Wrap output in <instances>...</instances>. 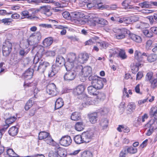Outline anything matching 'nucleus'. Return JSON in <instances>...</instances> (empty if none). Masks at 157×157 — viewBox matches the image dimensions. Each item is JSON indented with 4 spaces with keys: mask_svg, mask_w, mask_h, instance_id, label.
Here are the masks:
<instances>
[{
    "mask_svg": "<svg viewBox=\"0 0 157 157\" xmlns=\"http://www.w3.org/2000/svg\"><path fill=\"white\" fill-rule=\"evenodd\" d=\"M119 56L122 59H126L127 57L125 52L123 50H121L119 52Z\"/></svg>",
    "mask_w": 157,
    "mask_h": 157,
    "instance_id": "nucleus-62",
    "label": "nucleus"
},
{
    "mask_svg": "<svg viewBox=\"0 0 157 157\" xmlns=\"http://www.w3.org/2000/svg\"><path fill=\"white\" fill-rule=\"evenodd\" d=\"M97 90L93 85L89 86L87 88L88 93L90 95H97L98 91Z\"/></svg>",
    "mask_w": 157,
    "mask_h": 157,
    "instance_id": "nucleus-29",
    "label": "nucleus"
},
{
    "mask_svg": "<svg viewBox=\"0 0 157 157\" xmlns=\"http://www.w3.org/2000/svg\"><path fill=\"white\" fill-rule=\"evenodd\" d=\"M53 42V38L51 37L45 38L43 41V44L45 47L50 46Z\"/></svg>",
    "mask_w": 157,
    "mask_h": 157,
    "instance_id": "nucleus-25",
    "label": "nucleus"
},
{
    "mask_svg": "<svg viewBox=\"0 0 157 157\" xmlns=\"http://www.w3.org/2000/svg\"><path fill=\"white\" fill-rule=\"evenodd\" d=\"M12 47H9L8 48L2 47V51L3 55L6 57L8 56L12 51Z\"/></svg>",
    "mask_w": 157,
    "mask_h": 157,
    "instance_id": "nucleus-36",
    "label": "nucleus"
},
{
    "mask_svg": "<svg viewBox=\"0 0 157 157\" xmlns=\"http://www.w3.org/2000/svg\"><path fill=\"white\" fill-rule=\"evenodd\" d=\"M33 105V101L32 100L29 99L26 103L25 106V109L26 110H28Z\"/></svg>",
    "mask_w": 157,
    "mask_h": 157,
    "instance_id": "nucleus-55",
    "label": "nucleus"
},
{
    "mask_svg": "<svg viewBox=\"0 0 157 157\" xmlns=\"http://www.w3.org/2000/svg\"><path fill=\"white\" fill-rule=\"evenodd\" d=\"M119 51L118 49L115 48L110 49L109 52L110 53L109 57H111L113 56H114L115 55L118 54Z\"/></svg>",
    "mask_w": 157,
    "mask_h": 157,
    "instance_id": "nucleus-47",
    "label": "nucleus"
},
{
    "mask_svg": "<svg viewBox=\"0 0 157 157\" xmlns=\"http://www.w3.org/2000/svg\"><path fill=\"white\" fill-rule=\"evenodd\" d=\"M84 133L90 140L94 137V132L93 130L87 131Z\"/></svg>",
    "mask_w": 157,
    "mask_h": 157,
    "instance_id": "nucleus-54",
    "label": "nucleus"
},
{
    "mask_svg": "<svg viewBox=\"0 0 157 157\" xmlns=\"http://www.w3.org/2000/svg\"><path fill=\"white\" fill-rule=\"evenodd\" d=\"M60 67L59 65L55 64L52 65V69L56 74L59 70Z\"/></svg>",
    "mask_w": 157,
    "mask_h": 157,
    "instance_id": "nucleus-57",
    "label": "nucleus"
},
{
    "mask_svg": "<svg viewBox=\"0 0 157 157\" xmlns=\"http://www.w3.org/2000/svg\"><path fill=\"white\" fill-rule=\"evenodd\" d=\"M79 99H82L83 102L82 105L83 107H86L90 105L94 104V102L93 100V98L88 97L86 94H83L82 95V97L79 98Z\"/></svg>",
    "mask_w": 157,
    "mask_h": 157,
    "instance_id": "nucleus-12",
    "label": "nucleus"
},
{
    "mask_svg": "<svg viewBox=\"0 0 157 157\" xmlns=\"http://www.w3.org/2000/svg\"><path fill=\"white\" fill-rule=\"evenodd\" d=\"M109 121L106 118L101 119L100 122V124L103 129L107 128L108 125Z\"/></svg>",
    "mask_w": 157,
    "mask_h": 157,
    "instance_id": "nucleus-35",
    "label": "nucleus"
},
{
    "mask_svg": "<svg viewBox=\"0 0 157 157\" xmlns=\"http://www.w3.org/2000/svg\"><path fill=\"white\" fill-rule=\"evenodd\" d=\"M152 41L151 40H149L147 41L146 43L145 48L146 50L150 49L151 48Z\"/></svg>",
    "mask_w": 157,
    "mask_h": 157,
    "instance_id": "nucleus-58",
    "label": "nucleus"
},
{
    "mask_svg": "<svg viewBox=\"0 0 157 157\" xmlns=\"http://www.w3.org/2000/svg\"><path fill=\"white\" fill-rule=\"evenodd\" d=\"M89 119L90 122L92 124L95 123L98 120V113H94L90 114L89 116Z\"/></svg>",
    "mask_w": 157,
    "mask_h": 157,
    "instance_id": "nucleus-21",
    "label": "nucleus"
},
{
    "mask_svg": "<svg viewBox=\"0 0 157 157\" xmlns=\"http://www.w3.org/2000/svg\"><path fill=\"white\" fill-rule=\"evenodd\" d=\"M151 84V88H155L157 87V79H154L152 81H150Z\"/></svg>",
    "mask_w": 157,
    "mask_h": 157,
    "instance_id": "nucleus-61",
    "label": "nucleus"
},
{
    "mask_svg": "<svg viewBox=\"0 0 157 157\" xmlns=\"http://www.w3.org/2000/svg\"><path fill=\"white\" fill-rule=\"evenodd\" d=\"M120 23H124L126 24H129L131 22V20L130 17H125L120 18Z\"/></svg>",
    "mask_w": 157,
    "mask_h": 157,
    "instance_id": "nucleus-40",
    "label": "nucleus"
},
{
    "mask_svg": "<svg viewBox=\"0 0 157 157\" xmlns=\"http://www.w3.org/2000/svg\"><path fill=\"white\" fill-rule=\"evenodd\" d=\"M57 152L58 156H59L61 157H65L67 154V152L65 149L61 147L58 148Z\"/></svg>",
    "mask_w": 157,
    "mask_h": 157,
    "instance_id": "nucleus-31",
    "label": "nucleus"
},
{
    "mask_svg": "<svg viewBox=\"0 0 157 157\" xmlns=\"http://www.w3.org/2000/svg\"><path fill=\"white\" fill-rule=\"evenodd\" d=\"M31 10H29L28 11L25 10L22 11L21 13V19L25 18H27L30 19H34L35 17L32 16V13H31Z\"/></svg>",
    "mask_w": 157,
    "mask_h": 157,
    "instance_id": "nucleus-15",
    "label": "nucleus"
},
{
    "mask_svg": "<svg viewBox=\"0 0 157 157\" xmlns=\"http://www.w3.org/2000/svg\"><path fill=\"white\" fill-rule=\"evenodd\" d=\"M81 70L82 75L85 77H88L92 73V68L90 66H86L84 67H82L81 69L78 70V71Z\"/></svg>",
    "mask_w": 157,
    "mask_h": 157,
    "instance_id": "nucleus-17",
    "label": "nucleus"
},
{
    "mask_svg": "<svg viewBox=\"0 0 157 157\" xmlns=\"http://www.w3.org/2000/svg\"><path fill=\"white\" fill-rule=\"evenodd\" d=\"M84 125L82 122H77L75 124V129L78 131H82L84 128Z\"/></svg>",
    "mask_w": 157,
    "mask_h": 157,
    "instance_id": "nucleus-34",
    "label": "nucleus"
},
{
    "mask_svg": "<svg viewBox=\"0 0 157 157\" xmlns=\"http://www.w3.org/2000/svg\"><path fill=\"white\" fill-rule=\"evenodd\" d=\"M135 104L133 102H131L128 104L127 106L128 110L129 112H133L135 109Z\"/></svg>",
    "mask_w": 157,
    "mask_h": 157,
    "instance_id": "nucleus-44",
    "label": "nucleus"
},
{
    "mask_svg": "<svg viewBox=\"0 0 157 157\" xmlns=\"http://www.w3.org/2000/svg\"><path fill=\"white\" fill-rule=\"evenodd\" d=\"M150 115L152 117H154L155 120L152 119L145 126V128L147 130L146 135L150 136L153 132L154 130L157 128V107H153L150 109L149 112Z\"/></svg>",
    "mask_w": 157,
    "mask_h": 157,
    "instance_id": "nucleus-1",
    "label": "nucleus"
},
{
    "mask_svg": "<svg viewBox=\"0 0 157 157\" xmlns=\"http://www.w3.org/2000/svg\"><path fill=\"white\" fill-rule=\"evenodd\" d=\"M76 59V54L73 53H70L68 54L67 56V61L75 63H77V61L75 60Z\"/></svg>",
    "mask_w": 157,
    "mask_h": 157,
    "instance_id": "nucleus-24",
    "label": "nucleus"
},
{
    "mask_svg": "<svg viewBox=\"0 0 157 157\" xmlns=\"http://www.w3.org/2000/svg\"><path fill=\"white\" fill-rule=\"evenodd\" d=\"M84 13L81 11H76L71 13V16L74 18H78L75 20V22L77 24H82L84 23L83 20L81 18L84 17Z\"/></svg>",
    "mask_w": 157,
    "mask_h": 157,
    "instance_id": "nucleus-9",
    "label": "nucleus"
},
{
    "mask_svg": "<svg viewBox=\"0 0 157 157\" xmlns=\"http://www.w3.org/2000/svg\"><path fill=\"white\" fill-rule=\"evenodd\" d=\"M98 8L100 9L103 8L108 9L109 8L112 10H114L117 8L118 6L117 4H114L110 5L109 6L106 5H102L101 3H98L97 4Z\"/></svg>",
    "mask_w": 157,
    "mask_h": 157,
    "instance_id": "nucleus-20",
    "label": "nucleus"
},
{
    "mask_svg": "<svg viewBox=\"0 0 157 157\" xmlns=\"http://www.w3.org/2000/svg\"><path fill=\"white\" fill-rule=\"evenodd\" d=\"M141 64L140 63L132 64L131 68L132 72L133 73H136L138 70L139 67H141Z\"/></svg>",
    "mask_w": 157,
    "mask_h": 157,
    "instance_id": "nucleus-32",
    "label": "nucleus"
},
{
    "mask_svg": "<svg viewBox=\"0 0 157 157\" xmlns=\"http://www.w3.org/2000/svg\"><path fill=\"white\" fill-rule=\"evenodd\" d=\"M41 38V34L40 32L38 31L31 34L28 39V42L29 45H34L39 42Z\"/></svg>",
    "mask_w": 157,
    "mask_h": 157,
    "instance_id": "nucleus-3",
    "label": "nucleus"
},
{
    "mask_svg": "<svg viewBox=\"0 0 157 157\" xmlns=\"http://www.w3.org/2000/svg\"><path fill=\"white\" fill-rule=\"evenodd\" d=\"M65 59L64 57L60 55H58L56 58V64L58 65H63L65 63Z\"/></svg>",
    "mask_w": 157,
    "mask_h": 157,
    "instance_id": "nucleus-33",
    "label": "nucleus"
},
{
    "mask_svg": "<svg viewBox=\"0 0 157 157\" xmlns=\"http://www.w3.org/2000/svg\"><path fill=\"white\" fill-rule=\"evenodd\" d=\"M124 148L125 150L127 153L133 154L136 153L137 151V148L132 146H127Z\"/></svg>",
    "mask_w": 157,
    "mask_h": 157,
    "instance_id": "nucleus-22",
    "label": "nucleus"
},
{
    "mask_svg": "<svg viewBox=\"0 0 157 157\" xmlns=\"http://www.w3.org/2000/svg\"><path fill=\"white\" fill-rule=\"evenodd\" d=\"M46 91L51 96H56L58 93L56 85L53 83L49 84L46 86Z\"/></svg>",
    "mask_w": 157,
    "mask_h": 157,
    "instance_id": "nucleus-8",
    "label": "nucleus"
},
{
    "mask_svg": "<svg viewBox=\"0 0 157 157\" xmlns=\"http://www.w3.org/2000/svg\"><path fill=\"white\" fill-rule=\"evenodd\" d=\"M18 132V128L16 126L12 127L9 129L8 131V133L9 135L13 136L17 135Z\"/></svg>",
    "mask_w": 157,
    "mask_h": 157,
    "instance_id": "nucleus-26",
    "label": "nucleus"
},
{
    "mask_svg": "<svg viewBox=\"0 0 157 157\" xmlns=\"http://www.w3.org/2000/svg\"><path fill=\"white\" fill-rule=\"evenodd\" d=\"M139 5L142 8H148L149 7L148 2L147 1L140 3Z\"/></svg>",
    "mask_w": 157,
    "mask_h": 157,
    "instance_id": "nucleus-63",
    "label": "nucleus"
},
{
    "mask_svg": "<svg viewBox=\"0 0 157 157\" xmlns=\"http://www.w3.org/2000/svg\"><path fill=\"white\" fill-rule=\"evenodd\" d=\"M113 31L115 33L114 35V37L118 40L124 39L128 33V32H129L127 29L124 28L115 29Z\"/></svg>",
    "mask_w": 157,
    "mask_h": 157,
    "instance_id": "nucleus-4",
    "label": "nucleus"
},
{
    "mask_svg": "<svg viewBox=\"0 0 157 157\" xmlns=\"http://www.w3.org/2000/svg\"><path fill=\"white\" fill-rule=\"evenodd\" d=\"M64 76V79L67 81L73 80L75 78L77 70L72 69L71 70L68 71Z\"/></svg>",
    "mask_w": 157,
    "mask_h": 157,
    "instance_id": "nucleus-11",
    "label": "nucleus"
},
{
    "mask_svg": "<svg viewBox=\"0 0 157 157\" xmlns=\"http://www.w3.org/2000/svg\"><path fill=\"white\" fill-rule=\"evenodd\" d=\"M50 9L48 8V6H41L37 11H40L42 13H46L48 12L49 11Z\"/></svg>",
    "mask_w": 157,
    "mask_h": 157,
    "instance_id": "nucleus-45",
    "label": "nucleus"
},
{
    "mask_svg": "<svg viewBox=\"0 0 157 157\" xmlns=\"http://www.w3.org/2000/svg\"><path fill=\"white\" fill-rule=\"evenodd\" d=\"M1 21L5 25H9L12 22L13 20L10 18H6L2 19Z\"/></svg>",
    "mask_w": 157,
    "mask_h": 157,
    "instance_id": "nucleus-53",
    "label": "nucleus"
},
{
    "mask_svg": "<svg viewBox=\"0 0 157 157\" xmlns=\"http://www.w3.org/2000/svg\"><path fill=\"white\" fill-rule=\"evenodd\" d=\"M64 66L67 71L71 70L72 69L75 70H77V72L78 70H80L82 67V66L76 62L73 63L67 61L64 64Z\"/></svg>",
    "mask_w": 157,
    "mask_h": 157,
    "instance_id": "nucleus-7",
    "label": "nucleus"
},
{
    "mask_svg": "<svg viewBox=\"0 0 157 157\" xmlns=\"http://www.w3.org/2000/svg\"><path fill=\"white\" fill-rule=\"evenodd\" d=\"M96 95H97V99L100 101H103L105 98V94L102 92H99L98 91Z\"/></svg>",
    "mask_w": 157,
    "mask_h": 157,
    "instance_id": "nucleus-46",
    "label": "nucleus"
},
{
    "mask_svg": "<svg viewBox=\"0 0 157 157\" xmlns=\"http://www.w3.org/2000/svg\"><path fill=\"white\" fill-rule=\"evenodd\" d=\"M82 135L83 143H88L90 141V140L89 139V138H88V137H87L84 132L83 133Z\"/></svg>",
    "mask_w": 157,
    "mask_h": 157,
    "instance_id": "nucleus-59",
    "label": "nucleus"
},
{
    "mask_svg": "<svg viewBox=\"0 0 157 157\" xmlns=\"http://www.w3.org/2000/svg\"><path fill=\"white\" fill-rule=\"evenodd\" d=\"M153 73L152 72H149L147 74L146 76V81H152L151 80L153 77Z\"/></svg>",
    "mask_w": 157,
    "mask_h": 157,
    "instance_id": "nucleus-52",
    "label": "nucleus"
},
{
    "mask_svg": "<svg viewBox=\"0 0 157 157\" xmlns=\"http://www.w3.org/2000/svg\"><path fill=\"white\" fill-rule=\"evenodd\" d=\"M31 2L37 4L40 3H53V1L52 0H32Z\"/></svg>",
    "mask_w": 157,
    "mask_h": 157,
    "instance_id": "nucleus-39",
    "label": "nucleus"
},
{
    "mask_svg": "<svg viewBox=\"0 0 157 157\" xmlns=\"http://www.w3.org/2000/svg\"><path fill=\"white\" fill-rule=\"evenodd\" d=\"M129 37L133 41L137 43H141L142 41V39L140 36L133 33H130Z\"/></svg>",
    "mask_w": 157,
    "mask_h": 157,
    "instance_id": "nucleus-18",
    "label": "nucleus"
},
{
    "mask_svg": "<svg viewBox=\"0 0 157 157\" xmlns=\"http://www.w3.org/2000/svg\"><path fill=\"white\" fill-rule=\"evenodd\" d=\"M44 47L41 45H38L33 48L32 51H36L37 52L34 59V63L36 64L40 61V58L44 54Z\"/></svg>",
    "mask_w": 157,
    "mask_h": 157,
    "instance_id": "nucleus-5",
    "label": "nucleus"
},
{
    "mask_svg": "<svg viewBox=\"0 0 157 157\" xmlns=\"http://www.w3.org/2000/svg\"><path fill=\"white\" fill-rule=\"evenodd\" d=\"M64 105V102L61 98H58L55 102V109H58L62 107Z\"/></svg>",
    "mask_w": 157,
    "mask_h": 157,
    "instance_id": "nucleus-27",
    "label": "nucleus"
},
{
    "mask_svg": "<svg viewBox=\"0 0 157 157\" xmlns=\"http://www.w3.org/2000/svg\"><path fill=\"white\" fill-rule=\"evenodd\" d=\"M143 33L147 37H151L153 36V33L151 32H149L147 29L143 30Z\"/></svg>",
    "mask_w": 157,
    "mask_h": 157,
    "instance_id": "nucleus-56",
    "label": "nucleus"
},
{
    "mask_svg": "<svg viewBox=\"0 0 157 157\" xmlns=\"http://www.w3.org/2000/svg\"><path fill=\"white\" fill-rule=\"evenodd\" d=\"M37 84V82L36 80H34L32 82H27L25 81L24 84V86L25 88L27 87H33V89L35 88Z\"/></svg>",
    "mask_w": 157,
    "mask_h": 157,
    "instance_id": "nucleus-28",
    "label": "nucleus"
},
{
    "mask_svg": "<svg viewBox=\"0 0 157 157\" xmlns=\"http://www.w3.org/2000/svg\"><path fill=\"white\" fill-rule=\"evenodd\" d=\"M85 89V87L83 85H79L74 90V94L75 95H81V97H82V95L84 94L83 93Z\"/></svg>",
    "mask_w": 157,
    "mask_h": 157,
    "instance_id": "nucleus-16",
    "label": "nucleus"
},
{
    "mask_svg": "<svg viewBox=\"0 0 157 157\" xmlns=\"http://www.w3.org/2000/svg\"><path fill=\"white\" fill-rule=\"evenodd\" d=\"M72 140L70 136H63L59 140V143L62 146L67 147L70 145Z\"/></svg>",
    "mask_w": 157,
    "mask_h": 157,
    "instance_id": "nucleus-13",
    "label": "nucleus"
},
{
    "mask_svg": "<svg viewBox=\"0 0 157 157\" xmlns=\"http://www.w3.org/2000/svg\"><path fill=\"white\" fill-rule=\"evenodd\" d=\"M82 157H93L92 153L89 151H84L81 155Z\"/></svg>",
    "mask_w": 157,
    "mask_h": 157,
    "instance_id": "nucleus-49",
    "label": "nucleus"
},
{
    "mask_svg": "<svg viewBox=\"0 0 157 157\" xmlns=\"http://www.w3.org/2000/svg\"><path fill=\"white\" fill-rule=\"evenodd\" d=\"M94 20L98 24L103 25H107L108 24V21L102 18H97L96 20Z\"/></svg>",
    "mask_w": 157,
    "mask_h": 157,
    "instance_id": "nucleus-43",
    "label": "nucleus"
},
{
    "mask_svg": "<svg viewBox=\"0 0 157 157\" xmlns=\"http://www.w3.org/2000/svg\"><path fill=\"white\" fill-rule=\"evenodd\" d=\"M97 45L98 46L100 47L101 49H105L107 48L109 45V44L107 42L104 41L97 43Z\"/></svg>",
    "mask_w": 157,
    "mask_h": 157,
    "instance_id": "nucleus-37",
    "label": "nucleus"
},
{
    "mask_svg": "<svg viewBox=\"0 0 157 157\" xmlns=\"http://www.w3.org/2000/svg\"><path fill=\"white\" fill-rule=\"evenodd\" d=\"M89 58L87 53H81L78 56V62L80 64H83L86 62Z\"/></svg>",
    "mask_w": 157,
    "mask_h": 157,
    "instance_id": "nucleus-14",
    "label": "nucleus"
},
{
    "mask_svg": "<svg viewBox=\"0 0 157 157\" xmlns=\"http://www.w3.org/2000/svg\"><path fill=\"white\" fill-rule=\"evenodd\" d=\"M17 117L13 116L11 117L6 119L5 120V122L6 124H10L14 122L16 120Z\"/></svg>",
    "mask_w": 157,
    "mask_h": 157,
    "instance_id": "nucleus-42",
    "label": "nucleus"
},
{
    "mask_svg": "<svg viewBox=\"0 0 157 157\" xmlns=\"http://www.w3.org/2000/svg\"><path fill=\"white\" fill-rule=\"evenodd\" d=\"M93 84H92L94 87L96 88L97 90H99L102 89L103 87V83L102 82L101 79H98L95 82H93Z\"/></svg>",
    "mask_w": 157,
    "mask_h": 157,
    "instance_id": "nucleus-23",
    "label": "nucleus"
},
{
    "mask_svg": "<svg viewBox=\"0 0 157 157\" xmlns=\"http://www.w3.org/2000/svg\"><path fill=\"white\" fill-rule=\"evenodd\" d=\"M33 75V70L31 68H29L23 74L24 78L26 80L31 79Z\"/></svg>",
    "mask_w": 157,
    "mask_h": 157,
    "instance_id": "nucleus-19",
    "label": "nucleus"
},
{
    "mask_svg": "<svg viewBox=\"0 0 157 157\" xmlns=\"http://www.w3.org/2000/svg\"><path fill=\"white\" fill-rule=\"evenodd\" d=\"M131 0H124L122 3V5L124 7V8L126 9L128 8V5L130 4Z\"/></svg>",
    "mask_w": 157,
    "mask_h": 157,
    "instance_id": "nucleus-60",
    "label": "nucleus"
},
{
    "mask_svg": "<svg viewBox=\"0 0 157 157\" xmlns=\"http://www.w3.org/2000/svg\"><path fill=\"white\" fill-rule=\"evenodd\" d=\"M134 56L135 59L139 61H142L144 57H147V60L149 62L155 61L157 59V55L155 54H148L145 52L142 53L138 50L135 52Z\"/></svg>",
    "mask_w": 157,
    "mask_h": 157,
    "instance_id": "nucleus-2",
    "label": "nucleus"
},
{
    "mask_svg": "<svg viewBox=\"0 0 157 157\" xmlns=\"http://www.w3.org/2000/svg\"><path fill=\"white\" fill-rule=\"evenodd\" d=\"M149 25L146 22H141L139 24H137L136 26V28L138 29H144L148 28Z\"/></svg>",
    "mask_w": 157,
    "mask_h": 157,
    "instance_id": "nucleus-38",
    "label": "nucleus"
},
{
    "mask_svg": "<svg viewBox=\"0 0 157 157\" xmlns=\"http://www.w3.org/2000/svg\"><path fill=\"white\" fill-rule=\"evenodd\" d=\"M98 77L94 75H92L90 76L88 78L89 80L91 81V84L92 85L94 82L96 81L98 79Z\"/></svg>",
    "mask_w": 157,
    "mask_h": 157,
    "instance_id": "nucleus-51",
    "label": "nucleus"
},
{
    "mask_svg": "<svg viewBox=\"0 0 157 157\" xmlns=\"http://www.w3.org/2000/svg\"><path fill=\"white\" fill-rule=\"evenodd\" d=\"M71 118L74 121L79 120L81 119V116L80 114L78 112H73L71 116Z\"/></svg>",
    "mask_w": 157,
    "mask_h": 157,
    "instance_id": "nucleus-30",
    "label": "nucleus"
},
{
    "mask_svg": "<svg viewBox=\"0 0 157 157\" xmlns=\"http://www.w3.org/2000/svg\"><path fill=\"white\" fill-rule=\"evenodd\" d=\"M38 138L40 140H45V142L49 144H52L54 141L49 133L46 132H40L39 133Z\"/></svg>",
    "mask_w": 157,
    "mask_h": 157,
    "instance_id": "nucleus-6",
    "label": "nucleus"
},
{
    "mask_svg": "<svg viewBox=\"0 0 157 157\" xmlns=\"http://www.w3.org/2000/svg\"><path fill=\"white\" fill-rule=\"evenodd\" d=\"M49 66L50 64L48 62L41 60L39 62L38 66H34V69L35 70L38 71L40 73H44L46 69Z\"/></svg>",
    "mask_w": 157,
    "mask_h": 157,
    "instance_id": "nucleus-10",
    "label": "nucleus"
},
{
    "mask_svg": "<svg viewBox=\"0 0 157 157\" xmlns=\"http://www.w3.org/2000/svg\"><path fill=\"white\" fill-rule=\"evenodd\" d=\"M9 126L8 124H6L4 125L2 128L0 129V138L2 137L3 134Z\"/></svg>",
    "mask_w": 157,
    "mask_h": 157,
    "instance_id": "nucleus-50",
    "label": "nucleus"
},
{
    "mask_svg": "<svg viewBox=\"0 0 157 157\" xmlns=\"http://www.w3.org/2000/svg\"><path fill=\"white\" fill-rule=\"evenodd\" d=\"M7 154L10 157H17V154L11 148H9L6 150Z\"/></svg>",
    "mask_w": 157,
    "mask_h": 157,
    "instance_id": "nucleus-48",
    "label": "nucleus"
},
{
    "mask_svg": "<svg viewBox=\"0 0 157 157\" xmlns=\"http://www.w3.org/2000/svg\"><path fill=\"white\" fill-rule=\"evenodd\" d=\"M75 143L77 144H81L83 143L82 135H78L76 136L74 138Z\"/></svg>",
    "mask_w": 157,
    "mask_h": 157,
    "instance_id": "nucleus-41",
    "label": "nucleus"
},
{
    "mask_svg": "<svg viewBox=\"0 0 157 157\" xmlns=\"http://www.w3.org/2000/svg\"><path fill=\"white\" fill-rule=\"evenodd\" d=\"M49 157H59L58 154L56 151H50L48 154Z\"/></svg>",
    "mask_w": 157,
    "mask_h": 157,
    "instance_id": "nucleus-64",
    "label": "nucleus"
}]
</instances>
